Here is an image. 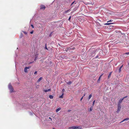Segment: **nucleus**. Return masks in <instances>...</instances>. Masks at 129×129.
Returning <instances> with one entry per match:
<instances>
[{"label":"nucleus","instance_id":"obj_29","mask_svg":"<svg viewBox=\"0 0 129 129\" xmlns=\"http://www.w3.org/2000/svg\"><path fill=\"white\" fill-rule=\"evenodd\" d=\"M31 26L32 27V28H34V25H33L31 24Z\"/></svg>","mask_w":129,"mask_h":129},{"label":"nucleus","instance_id":"obj_42","mask_svg":"<svg viewBox=\"0 0 129 129\" xmlns=\"http://www.w3.org/2000/svg\"><path fill=\"white\" fill-rule=\"evenodd\" d=\"M85 95V94H84V96H84Z\"/></svg>","mask_w":129,"mask_h":129},{"label":"nucleus","instance_id":"obj_14","mask_svg":"<svg viewBox=\"0 0 129 129\" xmlns=\"http://www.w3.org/2000/svg\"><path fill=\"white\" fill-rule=\"evenodd\" d=\"M114 24V23H106L105 24V25H109L110 24Z\"/></svg>","mask_w":129,"mask_h":129},{"label":"nucleus","instance_id":"obj_32","mask_svg":"<svg viewBox=\"0 0 129 129\" xmlns=\"http://www.w3.org/2000/svg\"><path fill=\"white\" fill-rule=\"evenodd\" d=\"M34 31H32L30 32L31 34H33V33Z\"/></svg>","mask_w":129,"mask_h":129},{"label":"nucleus","instance_id":"obj_37","mask_svg":"<svg viewBox=\"0 0 129 129\" xmlns=\"http://www.w3.org/2000/svg\"><path fill=\"white\" fill-rule=\"evenodd\" d=\"M64 90H65V89H63L62 90V91L63 92H64Z\"/></svg>","mask_w":129,"mask_h":129},{"label":"nucleus","instance_id":"obj_19","mask_svg":"<svg viewBox=\"0 0 129 129\" xmlns=\"http://www.w3.org/2000/svg\"><path fill=\"white\" fill-rule=\"evenodd\" d=\"M63 93L61 95H60V96L59 98H63Z\"/></svg>","mask_w":129,"mask_h":129},{"label":"nucleus","instance_id":"obj_41","mask_svg":"<svg viewBox=\"0 0 129 129\" xmlns=\"http://www.w3.org/2000/svg\"><path fill=\"white\" fill-rule=\"evenodd\" d=\"M103 75V74H102L100 76H101V77Z\"/></svg>","mask_w":129,"mask_h":129},{"label":"nucleus","instance_id":"obj_11","mask_svg":"<svg viewBox=\"0 0 129 129\" xmlns=\"http://www.w3.org/2000/svg\"><path fill=\"white\" fill-rule=\"evenodd\" d=\"M93 108V106H91L90 107V109L88 110V111H90V112L92 111V110Z\"/></svg>","mask_w":129,"mask_h":129},{"label":"nucleus","instance_id":"obj_27","mask_svg":"<svg viewBox=\"0 0 129 129\" xmlns=\"http://www.w3.org/2000/svg\"><path fill=\"white\" fill-rule=\"evenodd\" d=\"M125 55H128L129 54V52H127V53H125Z\"/></svg>","mask_w":129,"mask_h":129},{"label":"nucleus","instance_id":"obj_15","mask_svg":"<svg viewBox=\"0 0 129 129\" xmlns=\"http://www.w3.org/2000/svg\"><path fill=\"white\" fill-rule=\"evenodd\" d=\"M49 98L50 99H52L53 98V96L52 95H50L49 96Z\"/></svg>","mask_w":129,"mask_h":129},{"label":"nucleus","instance_id":"obj_36","mask_svg":"<svg viewBox=\"0 0 129 129\" xmlns=\"http://www.w3.org/2000/svg\"><path fill=\"white\" fill-rule=\"evenodd\" d=\"M44 91L45 92H47L48 91V89L47 90H45Z\"/></svg>","mask_w":129,"mask_h":129},{"label":"nucleus","instance_id":"obj_35","mask_svg":"<svg viewBox=\"0 0 129 129\" xmlns=\"http://www.w3.org/2000/svg\"><path fill=\"white\" fill-rule=\"evenodd\" d=\"M46 46H45V49H48L47 48V47H46V45H45Z\"/></svg>","mask_w":129,"mask_h":129},{"label":"nucleus","instance_id":"obj_23","mask_svg":"<svg viewBox=\"0 0 129 129\" xmlns=\"http://www.w3.org/2000/svg\"><path fill=\"white\" fill-rule=\"evenodd\" d=\"M95 100L93 102V103H92V106H93L94 105V103H95Z\"/></svg>","mask_w":129,"mask_h":129},{"label":"nucleus","instance_id":"obj_8","mask_svg":"<svg viewBox=\"0 0 129 129\" xmlns=\"http://www.w3.org/2000/svg\"><path fill=\"white\" fill-rule=\"evenodd\" d=\"M123 65H122L119 68V73H120V72L121 71V69L122 67H123Z\"/></svg>","mask_w":129,"mask_h":129},{"label":"nucleus","instance_id":"obj_18","mask_svg":"<svg viewBox=\"0 0 129 129\" xmlns=\"http://www.w3.org/2000/svg\"><path fill=\"white\" fill-rule=\"evenodd\" d=\"M73 127V129H77V126H72Z\"/></svg>","mask_w":129,"mask_h":129},{"label":"nucleus","instance_id":"obj_43","mask_svg":"<svg viewBox=\"0 0 129 129\" xmlns=\"http://www.w3.org/2000/svg\"><path fill=\"white\" fill-rule=\"evenodd\" d=\"M49 118V119H51V120L52 119H51L50 117Z\"/></svg>","mask_w":129,"mask_h":129},{"label":"nucleus","instance_id":"obj_13","mask_svg":"<svg viewBox=\"0 0 129 129\" xmlns=\"http://www.w3.org/2000/svg\"><path fill=\"white\" fill-rule=\"evenodd\" d=\"M77 3V2L76 1H74L72 3L71 5L72 6L73 4H75Z\"/></svg>","mask_w":129,"mask_h":129},{"label":"nucleus","instance_id":"obj_16","mask_svg":"<svg viewBox=\"0 0 129 129\" xmlns=\"http://www.w3.org/2000/svg\"><path fill=\"white\" fill-rule=\"evenodd\" d=\"M92 96V95L91 94L89 96L88 99L89 100L90 99V98H91V97Z\"/></svg>","mask_w":129,"mask_h":129},{"label":"nucleus","instance_id":"obj_21","mask_svg":"<svg viewBox=\"0 0 129 129\" xmlns=\"http://www.w3.org/2000/svg\"><path fill=\"white\" fill-rule=\"evenodd\" d=\"M129 120V118H126L123 120V121H125V120Z\"/></svg>","mask_w":129,"mask_h":129},{"label":"nucleus","instance_id":"obj_24","mask_svg":"<svg viewBox=\"0 0 129 129\" xmlns=\"http://www.w3.org/2000/svg\"><path fill=\"white\" fill-rule=\"evenodd\" d=\"M23 33L25 35H27V33L25 31H23Z\"/></svg>","mask_w":129,"mask_h":129},{"label":"nucleus","instance_id":"obj_30","mask_svg":"<svg viewBox=\"0 0 129 129\" xmlns=\"http://www.w3.org/2000/svg\"><path fill=\"white\" fill-rule=\"evenodd\" d=\"M68 10L66 11L65 12V13H67L68 12V11L69 10Z\"/></svg>","mask_w":129,"mask_h":129},{"label":"nucleus","instance_id":"obj_44","mask_svg":"<svg viewBox=\"0 0 129 129\" xmlns=\"http://www.w3.org/2000/svg\"><path fill=\"white\" fill-rule=\"evenodd\" d=\"M70 111V110L68 111H69V112Z\"/></svg>","mask_w":129,"mask_h":129},{"label":"nucleus","instance_id":"obj_22","mask_svg":"<svg viewBox=\"0 0 129 129\" xmlns=\"http://www.w3.org/2000/svg\"><path fill=\"white\" fill-rule=\"evenodd\" d=\"M71 83L72 82H71V81H69L67 83L68 84H71Z\"/></svg>","mask_w":129,"mask_h":129},{"label":"nucleus","instance_id":"obj_20","mask_svg":"<svg viewBox=\"0 0 129 129\" xmlns=\"http://www.w3.org/2000/svg\"><path fill=\"white\" fill-rule=\"evenodd\" d=\"M101 78V76H100V77H99V78L98 80V81H100Z\"/></svg>","mask_w":129,"mask_h":129},{"label":"nucleus","instance_id":"obj_31","mask_svg":"<svg viewBox=\"0 0 129 129\" xmlns=\"http://www.w3.org/2000/svg\"><path fill=\"white\" fill-rule=\"evenodd\" d=\"M51 89H48V91H50Z\"/></svg>","mask_w":129,"mask_h":129},{"label":"nucleus","instance_id":"obj_6","mask_svg":"<svg viewBox=\"0 0 129 129\" xmlns=\"http://www.w3.org/2000/svg\"><path fill=\"white\" fill-rule=\"evenodd\" d=\"M124 98H122V99H120L119 101L118 104H121L122 101L123 100Z\"/></svg>","mask_w":129,"mask_h":129},{"label":"nucleus","instance_id":"obj_17","mask_svg":"<svg viewBox=\"0 0 129 129\" xmlns=\"http://www.w3.org/2000/svg\"><path fill=\"white\" fill-rule=\"evenodd\" d=\"M77 128L78 129H81L82 127L81 126H77Z\"/></svg>","mask_w":129,"mask_h":129},{"label":"nucleus","instance_id":"obj_34","mask_svg":"<svg viewBox=\"0 0 129 129\" xmlns=\"http://www.w3.org/2000/svg\"><path fill=\"white\" fill-rule=\"evenodd\" d=\"M83 96H82V97L81 98V99H80V101H82V99H83Z\"/></svg>","mask_w":129,"mask_h":129},{"label":"nucleus","instance_id":"obj_38","mask_svg":"<svg viewBox=\"0 0 129 129\" xmlns=\"http://www.w3.org/2000/svg\"><path fill=\"white\" fill-rule=\"evenodd\" d=\"M127 96H125V97H124L123 98H124H124H127Z\"/></svg>","mask_w":129,"mask_h":129},{"label":"nucleus","instance_id":"obj_7","mask_svg":"<svg viewBox=\"0 0 129 129\" xmlns=\"http://www.w3.org/2000/svg\"><path fill=\"white\" fill-rule=\"evenodd\" d=\"M38 55H39V54H37L36 55L35 58L34 59V60L35 61L37 59V58L38 57Z\"/></svg>","mask_w":129,"mask_h":129},{"label":"nucleus","instance_id":"obj_46","mask_svg":"<svg viewBox=\"0 0 129 129\" xmlns=\"http://www.w3.org/2000/svg\"><path fill=\"white\" fill-rule=\"evenodd\" d=\"M37 86V87H38V86Z\"/></svg>","mask_w":129,"mask_h":129},{"label":"nucleus","instance_id":"obj_33","mask_svg":"<svg viewBox=\"0 0 129 129\" xmlns=\"http://www.w3.org/2000/svg\"><path fill=\"white\" fill-rule=\"evenodd\" d=\"M37 71H35V72H34V74H37Z\"/></svg>","mask_w":129,"mask_h":129},{"label":"nucleus","instance_id":"obj_26","mask_svg":"<svg viewBox=\"0 0 129 129\" xmlns=\"http://www.w3.org/2000/svg\"><path fill=\"white\" fill-rule=\"evenodd\" d=\"M68 129H73L72 127H69Z\"/></svg>","mask_w":129,"mask_h":129},{"label":"nucleus","instance_id":"obj_28","mask_svg":"<svg viewBox=\"0 0 129 129\" xmlns=\"http://www.w3.org/2000/svg\"><path fill=\"white\" fill-rule=\"evenodd\" d=\"M71 16H70L69 18V21H70V19H71Z\"/></svg>","mask_w":129,"mask_h":129},{"label":"nucleus","instance_id":"obj_45","mask_svg":"<svg viewBox=\"0 0 129 129\" xmlns=\"http://www.w3.org/2000/svg\"><path fill=\"white\" fill-rule=\"evenodd\" d=\"M37 86V87H38V86Z\"/></svg>","mask_w":129,"mask_h":129},{"label":"nucleus","instance_id":"obj_39","mask_svg":"<svg viewBox=\"0 0 129 129\" xmlns=\"http://www.w3.org/2000/svg\"><path fill=\"white\" fill-rule=\"evenodd\" d=\"M123 121V120H122V121H121L120 123H122V122H123V121Z\"/></svg>","mask_w":129,"mask_h":129},{"label":"nucleus","instance_id":"obj_40","mask_svg":"<svg viewBox=\"0 0 129 129\" xmlns=\"http://www.w3.org/2000/svg\"><path fill=\"white\" fill-rule=\"evenodd\" d=\"M21 37H22L23 36V35H22V34H21Z\"/></svg>","mask_w":129,"mask_h":129},{"label":"nucleus","instance_id":"obj_25","mask_svg":"<svg viewBox=\"0 0 129 129\" xmlns=\"http://www.w3.org/2000/svg\"><path fill=\"white\" fill-rule=\"evenodd\" d=\"M112 21H113V20L112 19H111V20H110L109 21H107V22H111Z\"/></svg>","mask_w":129,"mask_h":129},{"label":"nucleus","instance_id":"obj_10","mask_svg":"<svg viewBox=\"0 0 129 129\" xmlns=\"http://www.w3.org/2000/svg\"><path fill=\"white\" fill-rule=\"evenodd\" d=\"M61 108H59L56 110V112H57L61 109Z\"/></svg>","mask_w":129,"mask_h":129},{"label":"nucleus","instance_id":"obj_12","mask_svg":"<svg viewBox=\"0 0 129 129\" xmlns=\"http://www.w3.org/2000/svg\"><path fill=\"white\" fill-rule=\"evenodd\" d=\"M112 73V72H110V73L108 76V78H109L111 76V74Z\"/></svg>","mask_w":129,"mask_h":129},{"label":"nucleus","instance_id":"obj_2","mask_svg":"<svg viewBox=\"0 0 129 129\" xmlns=\"http://www.w3.org/2000/svg\"><path fill=\"white\" fill-rule=\"evenodd\" d=\"M118 108L117 112H118L120 111L121 108V104H118Z\"/></svg>","mask_w":129,"mask_h":129},{"label":"nucleus","instance_id":"obj_9","mask_svg":"<svg viewBox=\"0 0 129 129\" xmlns=\"http://www.w3.org/2000/svg\"><path fill=\"white\" fill-rule=\"evenodd\" d=\"M42 77H40L38 80L37 81L38 82H39L41 80H42Z\"/></svg>","mask_w":129,"mask_h":129},{"label":"nucleus","instance_id":"obj_1","mask_svg":"<svg viewBox=\"0 0 129 129\" xmlns=\"http://www.w3.org/2000/svg\"><path fill=\"white\" fill-rule=\"evenodd\" d=\"M8 87L10 90V92H13V89L12 86L11 84V83H10L8 85Z\"/></svg>","mask_w":129,"mask_h":129},{"label":"nucleus","instance_id":"obj_4","mask_svg":"<svg viewBox=\"0 0 129 129\" xmlns=\"http://www.w3.org/2000/svg\"><path fill=\"white\" fill-rule=\"evenodd\" d=\"M74 48H71L70 47H69L68 48H67L66 49H65V50L66 51H70L71 50H72L73 49H74Z\"/></svg>","mask_w":129,"mask_h":129},{"label":"nucleus","instance_id":"obj_5","mask_svg":"<svg viewBox=\"0 0 129 129\" xmlns=\"http://www.w3.org/2000/svg\"><path fill=\"white\" fill-rule=\"evenodd\" d=\"M45 8V7L44 5H42L40 6V9H43L44 10Z\"/></svg>","mask_w":129,"mask_h":129},{"label":"nucleus","instance_id":"obj_3","mask_svg":"<svg viewBox=\"0 0 129 129\" xmlns=\"http://www.w3.org/2000/svg\"><path fill=\"white\" fill-rule=\"evenodd\" d=\"M30 68V67H25L24 69V72L26 73H27V69H29Z\"/></svg>","mask_w":129,"mask_h":129}]
</instances>
